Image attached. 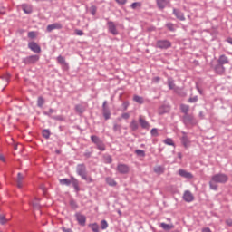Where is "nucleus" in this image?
<instances>
[{
  "mask_svg": "<svg viewBox=\"0 0 232 232\" xmlns=\"http://www.w3.org/2000/svg\"><path fill=\"white\" fill-rule=\"evenodd\" d=\"M228 179L229 178H227V175L226 174L214 175L209 182L210 189H214V191H217V189H218V185H217L216 183L224 184L227 182Z\"/></svg>",
  "mask_w": 232,
  "mask_h": 232,
  "instance_id": "f257e3e1",
  "label": "nucleus"
},
{
  "mask_svg": "<svg viewBox=\"0 0 232 232\" xmlns=\"http://www.w3.org/2000/svg\"><path fill=\"white\" fill-rule=\"evenodd\" d=\"M76 173L82 177V180H86L88 184H92L93 182V179L91 176H88V172H86V166L80 164L76 168Z\"/></svg>",
  "mask_w": 232,
  "mask_h": 232,
  "instance_id": "f03ea898",
  "label": "nucleus"
},
{
  "mask_svg": "<svg viewBox=\"0 0 232 232\" xmlns=\"http://www.w3.org/2000/svg\"><path fill=\"white\" fill-rule=\"evenodd\" d=\"M156 48H160V50H168V48H171V42L169 40H158L156 43Z\"/></svg>",
  "mask_w": 232,
  "mask_h": 232,
  "instance_id": "7ed1b4c3",
  "label": "nucleus"
},
{
  "mask_svg": "<svg viewBox=\"0 0 232 232\" xmlns=\"http://www.w3.org/2000/svg\"><path fill=\"white\" fill-rule=\"evenodd\" d=\"M107 26L109 28V32L112 34V35H119V31H117V25H115V23L110 21L107 23Z\"/></svg>",
  "mask_w": 232,
  "mask_h": 232,
  "instance_id": "20e7f679",
  "label": "nucleus"
},
{
  "mask_svg": "<svg viewBox=\"0 0 232 232\" xmlns=\"http://www.w3.org/2000/svg\"><path fill=\"white\" fill-rule=\"evenodd\" d=\"M117 171L122 175H126V173H130V167L126 164H118Z\"/></svg>",
  "mask_w": 232,
  "mask_h": 232,
  "instance_id": "39448f33",
  "label": "nucleus"
},
{
  "mask_svg": "<svg viewBox=\"0 0 232 232\" xmlns=\"http://www.w3.org/2000/svg\"><path fill=\"white\" fill-rule=\"evenodd\" d=\"M183 200L185 202H193L195 200V196L189 190H186L183 194Z\"/></svg>",
  "mask_w": 232,
  "mask_h": 232,
  "instance_id": "423d86ee",
  "label": "nucleus"
},
{
  "mask_svg": "<svg viewBox=\"0 0 232 232\" xmlns=\"http://www.w3.org/2000/svg\"><path fill=\"white\" fill-rule=\"evenodd\" d=\"M28 47L30 48V50H32V52H34V53H41V46H39L37 43L31 42L28 44Z\"/></svg>",
  "mask_w": 232,
  "mask_h": 232,
  "instance_id": "0eeeda50",
  "label": "nucleus"
},
{
  "mask_svg": "<svg viewBox=\"0 0 232 232\" xmlns=\"http://www.w3.org/2000/svg\"><path fill=\"white\" fill-rule=\"evenodd\" d=\"M39 61V55H31L24 59L25 64H35Z\"/></svg>",
  "mask_w": 232,
  "mask_h": 232,
  "instance_id": "6e6552de",
  "label": "nucleus"
},
{
  "mask_svg": "<svg viewBox=\"0 0 232 232\" xmlns=\"http://www.w3.org/2000/svg\"><path fill=\"white\" fill-rule=\"evenodd\" d=\"M76 219L78 220V224H80V226H86V216L77 213L75 215Z\"/></svg>",
  "mask_w": 232,
  "mask_h": 232,
  "instance_id": "1a4fd4ad",
  "label": "nucleus"
},
{
  "mask_svg": "<svg viewBox=\"0 0 232 232\" xmlns=\"http://www.w3.org/2000/svg\"><path fill=\"white\" fill-rule=\"evenodd\" d=\"M63 24L59 23H54L47 26V32H52L53 30H61Z\"/></svg>",
  "mask_w": 232,
  "mask_h": 232,
  "instance_id": "9d476101",
  "label": "nucleus"
},
{
  "mask_svg": "<svg viewBox=\"0 0 232 232\" xmlns=\"http://www.w3.org/2000/svg\"><path fill=\"white\" fill-rule=\"evenodd\" d=\"M181 143L183 144L184 148H189V146L191 145V141L189 140L186 133H184L181 137Z\"/></svg>",
  "mask_w": 232,
  "mask_h": 232,
  "instance_id": "9b49d317",
  "label": "nucleus"
},
{
  "mask_svg": "<svg viewBox=\"0 0 232 232\" xmlns=\"http://www.w3.org/2000/svg\"><path fill=\"white\" fill-rule=\"evenodd\" d=\"M179 175H180V177H183L184 179H193V174H191L190 172H188L184 169H179Z\"/></svg>",
  "mask_w": 232,
  "mask_h": 232,
  "instance_id": "f8f14e48",
  "label": "nucleus"
},
{
  "mask_svg": "<svg viewBox=\"0 0 232 232\" xmlns=\"http://www.w3.org/2000/svg\"><path fill=\"white\" fill-rule=\"evenodd\" d=\"M218 63V64H221V65L229 64V58H227V56L223 54V55L219 56Z\"/></svg>",
  "mask_w": 232,
  "mask_h": 232,
  "instance_id": "ddd939ff",
  "label": "nucleus"
},
{
  "mask_svg": "<svg viewBox=\"0 0 232 232\" xmlns=\"http://www.w3.org/2000/svg\"><path fill=\"white\" fill-rule=\"evenodd\" d=\"M139 122L141 128H144L145 130H150V123H148V121H146V120H144L142 116H140Z\"/></svg>",
  "mask_w": 232,
  "mask_h": 232,
  "instance_id": "4468645a",
  "label": "nucleus"
},
{
  "mask_svg": "<svg viewBox=\"0 0 232 232\" xmlns=\"http://www.w3.org/2000/svg\"><path fill=\"white\" fill-rule=\"evenodd\" d=\"M173 14L177 17V19H179V21H186V17H184V14H182L180 11L174 9Z\"/></svg>",
  "mask_w": 232,
  "mask_h": 232,
  "instance_id": "2eb2a0df",
  "label": "nucleus"
},
{
  "mask_svg": "<svg viewBox=\"0 0 232 232\" xmlns=\"http://www.w3.org/2000/svg\"><path fill=\"white\" fill-rule=\"evenodd\" d=\"M160 226L164 229V231H171L175 227L173 224H166V223H160Z\"/></svg>",
  "mask_w": 232,
  "mask_h": 232,
  "instance_id": "dca6fc26",
  "label": "nucleus"
},
{
  "mask_svg": "<svg viewBox=\"0 0 232 232\" xmlns=\"http://www.w3.org/2000/svg\"><path fill=\"white\" fill-rule=\"evenodd\" d=\"M160 10H164L165 6H168V0H156Z\"/></svg>",
  "mask_w": 232,
  "mask_h": 232,
  "instance_id": "f3484780",
  "label": "nucleus"
},
{
  "mask_svg": "<svg viewBox=\"0 0 232 232\" xmlns=\"http://www.w3.org/2000/svg\"><path fill=\"white\" fill-rule=\"evenodd\" d=\"M215 71H216L217 73H218L219 75H222V74L226 72V68L224 67V65L218 63V65H216Z\"/></svg>",
  "mask_w": 232,
  "mask_h": 232,
  "instance_id": "a211bd4d",
  "label": "nucleus"
},
{
  "mask_svg": "<svg viewBox=\"0 0 232 232\" xmlns=\"http://www.w3.org/2000/svg\"><path fill=\"white\" fill-rule=\"evenodd\" d=\"M24 179V176H23V174L18 173L17 174V188H23V180Z\"/></svg>",
  "mask_w": 232,
  "mask_h": 232,
  "instance_id": "6ab92c4d",
  "label": "nucleus"
},
{
  "mask_svg": "<svg viewBox=\"0 0 232 232\" xmlns=\"http://www.w3.org/2000/svg\"><path fill=\"white\" fill-rule=\"evenodd\" d=\"M72 184L76 191H79V180L75 178H72Z\"/></svg>",
  "mask_w": 232,
  "mask_h": 232,
  "instance_id": "aec40b11",
  "label": "nucleus"
},
{
  "mask_svg": "<svg viewBox=\"0 0 232 232\" xmlns=\"http://www.w3.org/2000/svg\"><path fill=\"white\" fill-rule=\"evenodd\" d=\"M89 227L92 229L93 232H99V225L97 223H92L89 224Z\"/></svg>",
  "mask_w": 232,
  "mask_h": 232,
  "instance_id": "412c9836",
  "label": "nucleus"
},
{
  "mask_svg": "<svg viewBox=\"0 0 232 232\" xmlns=\"http://www.w3.org/2000/svg\"><path fill=\"white\" fill-rule=\"evenodd\" d=\"M180 110H181L182 113H185V115H187L188 111H189V105L181 104Z\"/></svg>",
  "mask_w": 232,
  "mask_h": 232,
  "instance_id": "4be33fe9",
  "label": "nucleus"
},
{
  "mask_svg": "<svg viewBox=\"0 0 232 232\" xmlns=\"http://www.w3.org/2000/svg\"><path fill=\"white\" fill-rule=\"evenodd\" d=\"M154 171L158 174V175H162V173H164V168L161 166H157L154 168Z\"/></svg>",
  "mask_w": 232,
  "mask_h": 232,
  "instance_id": "5701e85b",
  "label": "nucleus"
},
{
  "mask_svg": "<svg viewBox=\"0 0 232 232\" xmlns=\"http://www.w3.org/2000/svg\"><path fill=\"white\" fill-rule=\"evenodd\" d=\"M106 182L109 186H117V181H115V179L112 178H107Z\"/></svg>",
  "mask_w": 232,
  "mask_h": 232,
  "instance_id": "b1692460",
  "label": "nucleus"
},
{
  "mask_svg": "<svg viewBox=\"0 0 232 232\" xmlns=\"http://www.w3.org/2000/svg\"><path fill=\"white\" fill-rule=\"evenodd\" d=\"M168 85H169V90H175V82L173 81V79L169 78Z\"/></svg>",
  "mask_w": 232,
  "mask_h": 232,
  "instance_id": "393cba45",
  "label": "nucleus"
},
{
  "mask_svg": "<svg viewBox=\"0 0 232 232\" xmlns=\"http://www.w3.org/2000/svg\"><path fill=\"white\" fill-rule=\"evenodd\" d=\"M37 106H38V108H43V106H44V98L38 97Z\"/></svg>",
  "mask_w": 232,
  "mask_h": 232,
  "instance_id": "a878e982",
  "label": "nucleus"
},
{
  "mask_svg": "<svg viewBox=\"0 0 232 232\" xmlns=\"http://www.w3.org/2000/svg\"><path fill=\"white\" fill-rule=\"evenodd\" d=\"M8 222V219L6 218L5 215L0 214V224L4 226V224H6Z\"/></svg>",
  "mask_w": 232,
  "mask_h": 232,
  "instance_id": "bb28decb",
  "label": "nucleus"
},
{
  "mask_svg": "<svg viewBox=\"0 0 232 232\" xmlns=\"http://www.w3.org/2000/svg\"><path fill=\"white\" fill-rule=\"evenodd\" d=\"M140 6H142V4H140V2H134L130 5V7L132 8V10L140 8Z\"/></svg>",
  "mask_w": 232,
  "mask_h": 232,
  "instance_id": "cd10ccee",
  "label": "nucleus"
},
{
  "mask_svg": "<svg viewBox=\"0 0 232 232\" xmlns=\"http://www.w3.org/2000/svg\"><path fill=\"white\" fill-rule=\"evenodd\" d=\"M130 128L135 131V130L139 129V123H137V121L133 120L130 123Z\"/></svg>",
  "mask_w": 232,
  "mask_h": 232,
  "instance_id": "c85d7f7f",
  "label": "nucleus"
},
{
  "mask_svg": "<svg viewBox=\"0 0 232 232\" xmlns=\"http://www.w3.org/2000/svg\"><path fill=\"white\" fill-rule=\"evenodd\" d=\"M163 142L164 144H167V146H175V142H173V140H171L170 138L164 140Z\"/></svg>",
  "mask_w": 232,
  "mask_h": 232,
  "instance_id": "c756f323",
  "label": "nucleus"
},
{
  "mask_svg": "<svg viewBox=\"0 0 232 232\" xmlns=\"http://www.w3.org/2000/svg\"><path fill=\"white\" fill-rule=\"evenodd\" d=\"M23 10L25 14H32V6L23 5Z\"/></svg>",
  "mask_w": 232,
  "mask_h": 232,
  "instance_id": "7c9ffc66",
  "label": "nucleus"
},
{
  "mask_svg": "<svg viewBox=\"0 0 232 232\" xmlns=\"http://www.w3.org/2000/svg\"><path fill=\"white\" fill-rule=\"evenodd\" d=\"M133 101H135V102H138L139 104H142V102H144L142 97L137 95L133 97Z\"/></svg>",
  "mask_w": 232,
  "mask_h": 232,
  "instance_id": "2f4dec72",
  "label": "nucleus"
},
{
  "mask_svg": "<svg viewBox=\"0 0 232 232\" xmlns=\"http://www.w3.org/2000/svg\"><path fill=\"white\" fill-rule=\"evenodd\" d=\"M193 120H194V118L192 115H189L188 113L185 114V116H184L185 122H191Z\"/></svg>",
  "mask_w": 232,
  "mask_h": 232,
  "instance_id": "473e14b6",
  "label": "nucleus"
},
{
  "mask_svg": "<svg viewBox=\"0 0 232 232\" xmlns=\"http://www.w3.org/2000/svg\"><path fill=\"white\" fill-rule=\"evenodd\" d=\"M60 184L70 186V184H72V181L68 179H60Z\"/></svg>",
  "mask_w": 232,
  "mask_h": 232,
  "instance_id": "72a5a7b5",
  "label": "nucleus"
},
{
  "mask_svg": "<svg viewBox=\"0 0 232 232\" xmlns=\"http://www.w3.org/2000/svg\"><path fill=\"white\" fill-rule=\"evenodd\" d=\"M111 113L110 111H108L107 109L103 110V117L105 118L106 121H108V119H110L111 117Z\"/></svg>",
  "mask_w": 232,
  "mask_h": 232,
  "instance_id": "f704fd0d",
  "label": "nucleus"
},
{
  "mask_svg": "<svg viewBox=\"0 0 232 232\" xmlns=\"http://www.w3.org/2000/svg\"><path fill=\"white\" fill-rule=\"evenodd\" d=\"M33 207H34V209H39V208H41V206L39 205V199L38 198H35L33 201Z\"/></svg>",
  "mask_w": 232,
  "mask_h": 232,
  "instance_id": "c9c22d12",
  "label": "nucleus"
},
{
  "mask_svg": "<svg viewBox=\"0 0 232 232\" xmlns=\"http://www.w3.org/2000/svg\"><path fill=\"white\" fill-rule=\"evenodd\" d=\"M101 228L102 229H108V221H106V220H102V222H101Z\"/></svg>",
  "mask_w": 232,
  "mask_h": 232,
  "instance_id": "e433bc0d",
  "label": "nucleus"
},
{
  "mask_svg": "<svg viewBox=\"0 0 232 232\" xmlns=\"http://www.w3.org/2000/svg\"><path fill=\"white\" fill-rule=\"evenodd\" d=\"M91 140H92V142H94V144H100L101 140L99 139V137L92 136Z\"/></svg>",
  "mask_w": 232,
  "mask_h": 232,
  "instance_id": "4c0bfd02",
  "label": "nucleus"
},
{
  "mask_svg": "<svg viewBox=\"0 0 232 232\" xmlns=\"http://www.w3.org/2000/svg\"><path fill=\"white\" fill-rule=\"evenodd\" d=\"M43 137H44V139H50V130H43Z\"/></svg>",
  "mask_w": 232,
  "mask_h": 232,
  "instance_id": "58836bf2",
  "label": "nucleus"
},
{
  "mask_svg": "<svg viewBox=\"0 0 232 232\" xmlns=\"http://www.w3.org/2000/svg\"><path fill=\"white\" fill-rule=\"evenodd\" d=\"M57 61L60 64H66V60L63 56H58Z\"/></svg>",
  "mask_w": 232,
  "mask_h": 232,
  "instance_id": "ea45409f",
  "label": "nucleus"
},
{
  "mask_svg": "<svg viewBox=\"0 0 232 232\" xmlns=\"http://www.w3.org/2000/svg\"><path fill=\"white\" fill-rule=\"evenodd\" d=\"M75 110L78 113H82V111H84V109L81 105H76Z\"/></svg>",
  "mask_w": 232,
  "mask_h": 232,
  "instance_id": "a19ab883",
  "label": "nucleus"
},
{
  "mask_svg": "<svg viewBox=\"0 0 232 232\" xmlns=\"http://www.w3.org/2000/svg\"><path fill=\"white\" fill-rule=\"evenodd\" d=\"M97 147L101 150V151H104L106 150L102 141H100V143H97Z\"/></svg>",
  "mask_w": 232,
  "mask_h": 232,
  "instance_id": "79ce46f5",
  "label": "nucleus"
},
{
  "mask_svg": "<svg viewBox=\"0 0 232 232\" xmlns=\"http://www.w3.org/2000/svg\"><path fill=\"white\" fill-rule=\"evenodd\" d=\"M150 133L153 137H158L159 136V130L155 128L150 130Z\"/></svg>",
  "mask_w": 232,
  "mask_h": 232,
  "instance_id": "37998d69",
  "label": "nucleus"
},
{
  "mask_svg": "<svg viewBox=\"0 0 232 232\" xmlns=\"http://www.w3.org/2000/svg\"><path fill=\"white\" fill-rule=\"evenodd\" d=\"M136 153H137L138 155H140V157H144V156L146 155V153H145L144 150H136Z\"/></svg>",
  "mask_w": 232,
  "mask_h": 232,
  "instance_id": "c03bdc74",
  "label": "nucleus"
},
{
  "mask_svg": "<svg viewBox=\"0 0 232 232\" xmlns=\"http://www.w3.org/2000/svg\"><path fill=\"white\" fill-rule=\"evenodd\" d=\"M197 101H198V97L194 96V97L189 98L188 102H197Z\"/></svg>",
  "mask_w": 232,
  "mask_h": 232,
  "instance_id": "a18cd8bd",
  "label": "nucleus"
},
{
  "mask_svg": "<svg viewBox=\"0 0 232 232\" xmlns=\"http://www.w3.org/2000/svg\"><path fill=\"white\" fill-rule=\"evenodd\" d=\"M91 14L92 15H95V14H97V8L95 6L91 7Z\"/></svg>",
  "mask_w": 232,
  "mask_h": 232,
  "instance_id": "49530a36",
  "label": "nucleus"
},
{
  "mask_svg": "<svg viewBox=\"0 0 232 232\" xmlns=\"http://www.w3.org/2000/svg\"><path fill=\"white\" fill-rule=\"evenodd\" d=\"M75 34H77V35H84V32H82V30H80V29H76L75 30Z\"/></svg>",
  "mask_w": 232,
  "mask_h": 232,
  "instance_id": "de8ad7c7",
  "label": "nucleus"
},
{
  "mask_svg": "<svg viewBox=\"0 0 232 232\" xmlns=\"http://www.w3.org/2000/svg\"><path fill=\"white\" fill-rule=\"evenodd\" d=\"M28 37H29L30 39L35 38V32H29V33H28Z\"/></svg>",
  "mask_w": 232,
  "mask_h": 232,
  "instance_id": "09e8293b",
  "label": "nucleus"
},
{
  "mask_svg": "<svg viewBox=\"0 0 232 232\" xmlns=\"http://www.w3.org/2000/svg\"><path fill=\"white\" fill-rule=\"evenodd\" d=\"M116 3H118V5H126V3H128V0H116Z\"/></svg>",
  "mask_w": 232,
  "mask_h": 232,
  "instance_id": "8fccbe9b",
  "label": "nucleus"
},
{
  "mask_svg": "<svg viewBox=\"0 0 232 232\" xmlns=\"http://www.w3.org/2000/svg\"><path fill=\"white\" fill-rule=\"evenodd\" d=\"M122 106H123L124 110H128V107L130 106V102H123Z\"/></svg>",
  "mask_w": 232,
  "mask_h": 232,
  "instance_id": "3c124183",
  "label": "nucleus"
},
{
  "mask_svg": "<svg viewBox=\"0 0 232 232\" xmlns=\"http://www.w3.org/2000/svg\"><path fill=\"white\" fill-rule=\"evenodd\" d=\"M122 119H130V113L125 112L121 115Z\"/></svg>",
  "mask_w": 232,
  "mask_h": 232,
  "instance_id": "603ef678",
  "label": "nucleus"
},
{
  "mask_svg": "<svg viewBox=\"0 0 232 232\" xmlns=\"http://www.w3.org/2000/svg\"><path fill=\"white\" fill-rule=\"evenodd\" d=\"M167 28H169V30H170L171 32H173V30H175V29L173 28V24H167Z\"/></svg>",
  "mask_w": 232,
  "mask_h": 232,
  "instance_id": "864d4df0",
  "label": "nucleus"
},
{
  "mask_svg": "<svg viewBox=\"0 0 232 232\" xmlns=\"http://www.w3.org/2000/svg\"><path fill=\"white\" fill-rule=\"evenodd\" d=\"M62 229H63V232H73V231H72V229L66 228L64 227H63Z\"/></svg>",
  "mask_w": 232,
  "mask_h": 232,
  "instance_id": "5fc2aeb1",
  "label": "nucleus"
},
{
  "mask_svg": "<svg viewBox=\"0 0 232 232\" xmlns=\"http://www.w3.org/2000/svg\"><path fill=\"white\" fill-rule=\"evenodd\" d=\"M202 232H211V229L209 227L203 228Z\"/></svg>",
  "mask_w": 232,
  "mask_h": 232,
  "instance_id": "6e6d98bb",
  "label": "nucleus"
},
{
  "mask_svg": "<svg viewBox=\"0 0 232 232\" xmlns=\"http://www.w3.org/2000/svg\"><path fill=\"white\" fill-rule=\"evenodd\" d=\"M0 160H1L2 162H5V156L0 155Z\"/></svg>",
  "mask_w": 232,
  "mask_h": 232,
  "instance_id": "4d7b16f0",
  "label": "nucleus"
},
{
  "mask_svg": "<svg viewBox=\"0 0 232 232\" xmlns=\"http://www.w3.org/2000/svg\"><path fill=\"white\" fill-rule=\"evenodd\" d=\"M153 81H155V82H159V81H160V77H155V78L153 79Z\"/></svg>",
  "mask_w": 232,
  "mask_h": 232,
  "instance_id": "13d9d810",
  "label": "nucleus"
},
{
  "mask_svg": "<svg viewBox=\"0 0 232 232\" xmlns=\"http://www.w3.org/2000/svg\"><path fill=\"white\" fill-rule=\"evenodd\" d=\"M106 104H108V102L105 101V102H103V105H102V106H103V110H106Z\"/></svg>",
  "mask_w": 232,
  "mask_h": 232,
  "instance_id": "bf43d9fd",
  "label": "nucleus"
},
{
  "mask_svg": "<svg viewBox=\"0 0 232 232\" xmlns=\"http://www.w3.org/2000/svg\"><path fill=\"white\" fill-rule=\"evenodd\" d=\"M227 41L229 44H232V38H228Z\"/></svg>",
  "mask_w": 232,
  "mask_h": 232,
  "instance_id": "052dcab7",
  "label": "nucleus"
},
{
  "mask_svg": "<svg viewBox=\"0 0 232 232\" xmlns=\"http://www.w3.org/2000/svg\"><path fill=\"white\" fill-rule=\"evenodd\" d=\"M227 224L228 226H232V221H231V220H227Z\"/></svg>",
  "mask_w": 232,
  "mask_h": 232,
  "instance_id": "680f3d73",
  "label": "nucleus"
},
{
  "mask_svg": "<svg viewBox=\"0 0 232 232\" xmlns=\"http://www.w3.org/2000/svg\"><path fill=\"white\" fill-rule=\"evenodd\" d=\"M72 208H77V205L74 202H71Z\"/></svg>",
  "mask_w": 232,
  "mask_h": 232,
  "instance_id": "e2e57ef3",
  "label": "nucleus"
},
{
  "mask_svg": "<svg viewBox=\"0 0 232 232\" xmlns=\"http://www.w3.org/2000/svg\"><path fill=\"white\" fill-rule=\"evenodd\" d=\"M178 156H179V159H182V153H179Z\"/></svg>",
  "mask_w": 232,
  "mask_h": 232,
  "instance_id": "0e129e2a",
  "label": "nucleus"
},
{
  "mask_svg": "<svg viewBox=\"0 0 232 232\" xmlns=\"http://www.w3.org/2000/svg\"><path fill=\"white\" fill-rule=\"evenodd\" d=\"M14 150H17V145L14 147Z\"/></svg>",
  "mask_w": 232,
  "mask_h": 232,
  "instance_id": "69168bd1",
  "label": "nucleus"
},
{
  "mask_svg": "<svg viewBox=\"0 0 232 232\" xmlns=\"http://www.w3.org/2000/svg\"><path fill=\"white\" fill-rule=\"evenodd\" d=\"M109 162H111V158H109Z\"/></svg>",
  "mask_w": 232,
  "mask_h": 232,
  "instance_id": "338daca9",
  "label": "nucleus"
}]
</instances>
